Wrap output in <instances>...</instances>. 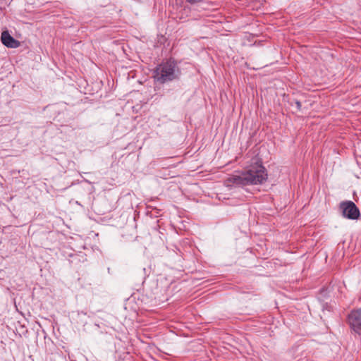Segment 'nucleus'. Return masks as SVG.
Instances as JSON below:
<instances>
[{
	"label": "nucleus",
	"instance_id": "1",
	"mask_svg": "<svg viewBox=\"0 0 361 361\" xmlns=\"http://www.w3.org/2000/svg\"><path fill=\"white\" fill-rule=\"evenodd\" d=\"M268 178L265 167L256 161L238 175H231L225 180L227 187H243L249 185L263 184Z\"/></svg>",
	"mask_w": 361,
	"mask_h": 361
},
{
	"label": "nucleus",
	"instance_id": "2",
	"mask_svg": "<svg viewBox=\"0 0 361 361\" xmlns=\"http://www.w3.org/2000/svg\"><path fill=\"white\" fill-rule=\"evenodd\" d=\"M179 75L180 70L176 63L169 59L157 67L154 78L160 83H165L178 78Z\"/></svg>",
	"mask_w": 361,
	"mask_h": 361
},
{
	"label": "nucleus",
	"instance_id": "3",
	"mask_svg": "<svg viewBox=\"0 0 361 361\" xmlns=\"http://www.w3.org/2000/svg\"><path fill=\"white\" fill-rule=\"evenodd\" d=\"M339 208L342 212L343 217L346 219L357 220L360 216L358 207L350 200L341 202L339 204Z\"/></svg>",
	"mask_w": 361,
	"mask_h": 361
},
{
	"label": "nucleus",
	"instance_id": "4",
	"mask_svg": "<svg viewBox=\"0 0 361 361\" xmlns=\"http://www.w3.org/2000/svg\"><path fill=\"white\" fill-rule=\"evenodd\" d=\"M348 322L353 331L361 335V308L353 310L350 312Z\"/></svg>",
	"mask_w": 361,
	"mask_h": 361
},
{
	"label": "nucleus",
	"instance_id": "5",
	"mask_svg": "<svg viewBox=\"0 0 361 361\" xmlns=\"http://www.w3.org/2000/svg\"><path fill=\"white\" fill-rule=\"evenodd\" d=\"M4 45L9 48H17L20 46V42L14 39L8 31H4L1 37Z\"/></svg>",
	"mask_w": 361,
	"mask_h": 361
},
{
	"label": "nucleus",
	"instance_id": "6",
	"mask_svg": "<svg viewBox=\"0 0 361 361\" xmlns=\"http://www.w3.org/2000/svg\"><path fill=\"white\" fill-rule=\"evenodd\" d=\"M190 4H196L200 2H202L203 0H186Z\"/></svg>",
	"mask_w": 361,
	"mask_h": 361
},
{
	"label": "nucleus",
	"instance_id": "7",
	"mask_svg": "<svg viewBox=\"0 0 361 361\" xmlns=\"http://www.w3.org/2000/svg\"><path fill=\"white\" fill-rule=\"evenodd\" d=\"M295 105H296V107L298 109V110L300 111L301 110V106H302V104H301V102H299V101H295Z\"/></svg>",
	"mask_w": 361,
	"mask_h": 361
}]
</instances>
